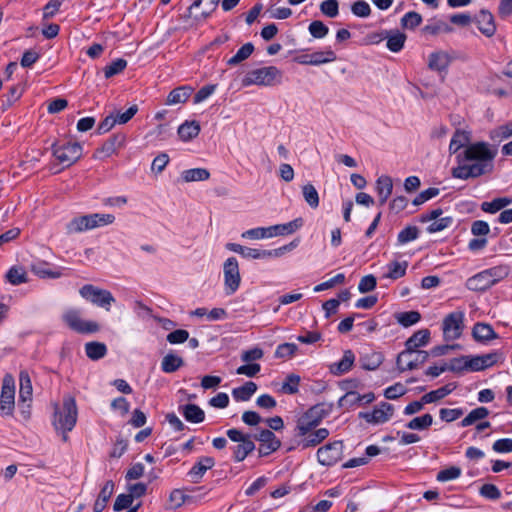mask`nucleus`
<instances>
[{"mask_svg":"<svg viewBox=\"0 0 512 512\" xmlns=\"http://www.w3.org/2000/svg\"><path fill=\"white\" fill-rule=\"evenodd\" d=\"M497 152L496 147H491L486 142H476L468 145L456 158L458 163H471L482 176L493 172Z\"/></svg>","mask_w":512,"mask_h":512,"instance_id":"nucleus-1","label":"nucleus"},{"mask_svg":"<svg viewBox=\"0 0 512 512\" xmlns=\"http://www.w3.org/2000/svg\"><path fill=\"white\" fill-rule=\"evenodd\" d=\"M53 155L59 163L63 164L65 167H69L80 159L82 155V146L77 142H68L62 145L55 144L53 145Z\"/></svg>","mask_w":512,"mask_h":512,"instance_id":"nucleus-11","label":"nucleus"},{"mask_svg":"<svg viewBox=\"0 0 512 512\" xmlns=\"http://www.w3.org/2000/svg\"><path fill=\"white\" fill-rule=\"evenodd\" d=\"M125 143V136L122 134H117L111 136L107 141L103 143V145L98 148L93 157L95 159H105L115 154L118 149L123 147Z\"/></svg>","mask_w":512,"mask_h":512,"instance_id":"nucleus-20","label":"nucleus"},{"mask_svg":"<svg viewBox=\"0 0 512 512\" xmlns=\"http://www.w3.org/2000/svg\"><path fill=\"white\" fill-rule=\"evenodd\" d=\"M351 12L360 18H367L371 14L370 5L364 0H357L351 5Z\"/></svg>","mask_w":512,"mask_h":512,"instance_id":"nucleus-64","label":"nucleus"},{"mask_svg":"<svg viewBox=\"0 0 512 512\" xmlns=\"http://www.w3.org/2000/svg\"><path fill=\"white\" fill-rule=\"evenodd\" d=\"M419 236V229L416 226H407L402 229L397 236V244L405 245L411 241H414Z\"/></svg>","mask_w":512,"mask_h":512,"instance_id":"nucleus-56","label":"nucleus"},{"mask_svg":"<svg viewBox=\"0 0 512 512\" xmlns=\"http://www.w3.org/2000/svg\"><path fill=\"white\" fill-rule=\"evenodd\" d=\"M512 203V197H498L490 202H483L481 209L486 213L494 214Z\"/></svg>","mask_w":512,"mask_h":512,"instance_id":"nucleus-44","label":"nucleus"},{"mask_svg":"<svg viewBox=\"0 0 512 512\" xmlns=\"http://www.w3.org/2000/svg\"><path fill=\"white\" fill-rule=\"evenodd\" d=\"M430 340V331L421 329L415 332L405 343L409 351H418L417 348L425 346Z\"/></svg>","mask_w":512,"mask_h":512,"instance_id":"nucleus-31","label":"nucleus"},{"mask_svg":"<svg viewBox=\"0 0 512 512\" xmlns=\"http://www.w3.org/2000/svg\"><path fill=\"white\" fill-rule=\"evenodd\" d=\"M302 194L305 202L312 208L315 209L319 206V194L316 188L308 183L302 187Z\"/></svg>","mask_w":512,"mask_h":512,"instance_id":"nucleus-54","label":"nucleus"},{"mask_svg":"<svg viewBox=\"0 0 512 512\" xmlns=\"http://www.w3.org/2000/svg\"><path fill=\"white\" fill-rule=\"evenodd\" d=\"M504 357L501 352L495 351L484 355L470 357L469 370L481 371L489 368L499 361H503Z\"/></svg>","mask_w":512,"mask_h":512,"instance_id":"nucleus-18","label":"nucleus"},{"mask_svg":"<svg viewBox=\"0 0 512 512\" xmlns=\"http://www.w3.org/2000/svg\"><path fill=\"white\" fill-rule=\"evenodd\" d=\"M475 22L478 29L487 37L494 35L496 26L494 23L493 15L487 10H481L475 17Z\"/></svg>","mask_w":512,"mask_h":512,"instance_id":"nucleus-25","label":"nucleus"},{"mask_svg":"<svg viewBox=\"0 0 512 512\" xmlns=\"http://www.w3.org/2000/svg\"><path fill=\"white\" fill-rule=\"evenodd\" d=\"M487 277L490 279L491 285H495L500 280L506 278L509 274V268L505 265L495 266L485 270Z\"/></svg>","mask_w":512,"mask_h":512,"instance_id":"nucleus-55","label":"nucleus"},{"mask_svg":"<svg viewBox=\"0 0 512 512\" xmlns=\"http://www.w3.org/2000/svg\"><path fill=\"white\" fill-rule=\"evenodd\" d=\"M489 415V410L486 407H478L473 409L460 423L461 427L473 425L479 420L485 419Z\"/></svg>","mask_w":512,"mask_h":512,"instance_id":"nucleus-51","label":"nucleus"},{"mask_svg":"<svg viewBox=\"0 0 512 512\" xmlns=\"http://www.w3.org/2000/svg\"><path fill=\"white\" fill-rule=\"evenodd\" d=\"M15 407V381L12 375L6 374L2 381L0 395V413L12 415Z\"/></svg>","mask_w":512,"mask_h":512,"instance_id":"nucleus-9","label":"nucleus"},{"mask_svg":"<svg viewBox=\"0 0 512 512\" xmlns=\"http://www.w3.org/2000/svg\"><path fill=\"white\" fill-rule=\"evenodd\" d=\"M407 268V261H392L387 264L386 272L382 277L386 279L397 280L406 274Z\"/></svg>","mask_w":512,"mask_h":512,"instance_id":"nucleus-32","label":"nucleus"},{"mask_svg":"<svg viewBox=\"0 0 512 512\" xmlns=\"http://www.w3.org/2000/svg\"><path fill=\"white\" fill-rule=\"evenodd\" d=\"M337 59L334 51L327 49L325 51H317L311 54L301 55L296 58V61L302 65L318 66L325 63L333 62Z\"/></svg>","mask_w":512,"mask_h":512,"instance_id":"nucleus-19","label":"nucleus"},{"mask_svg":"<svg viewBox=\"0 0 512 512\" xmlns=\"http://www.w3.org/2000/svg\"><path fill=\"white\" fill-rule=\"evenodd\" d=\"M394 407L387 403L381 402L374 407L372 412H360L359 417L371 424L386 423L393 416Z\"/></svg>","mask_w":512,"mask_h":512,"instance_id":"nucleus-16","label":"nucleus"},{"mask_svg":"<svg viewBox=\"0 0 512 512\" xmlns=\"http://www.w3.org/2000/svg\"><path fill=\"white\" fill-rule=\"evenodd\" d=\"M457 385L454 382L448 383L436 390L430 391L423 395V401L427 404L437 402L450 393H452L456 389Z\"/></svg>","mask_w":512,"mask_h":512,"instance_id":"nucleus-33","label":"nucleus"},{"mask_svg":"<svg viewBox=\"0 0 512 512\" xmlns=\"http://www.w3.org/2000/svg\"><path fill=\"white\" fill-rule=\"evenodd\" d=\"M464 312L456 311L448 314L442 323V331L445 341L458 339L464 327Z\"/></svg>","mask_w":512,"mask_h":512,"instance_id":"nucleus-10","label":"nucleus"},{"mask_svg":"<svg viewBox=\"0 0 512 512\" xmlns=\"http://www.w3.org/2000/svg\"><path fill=\"white\" fill-rule=\"evenodd\" d=\"M184 418L191 423H201L204 421L205 413L196 404H186L180 407Z\"/></svg>","mask_w":512,"mask_h":512,"instance_id":"nucleus-37","label":"nucleus"},{"mask_svg":"<svg viewBox=\"0 0 512 512\" xmlns=\"http://www.w3.org/2000/svg\"><path fill=\"white\" fill-rule=\"evenodd\" d=\"M62 320L71 330L79 334H92L100 330L97 322L82 319L81 313L77 309L66 310L62 315Z\"/></svg>","mask_w":512,"mask_h":512,"instance_id":"nucleus-6","label":"nucleus"},{"mask_svg":"<svg viewBox=\"0 0 512 512\" xmlns=\"http://www.w3.org/2000/svg\"><path fill=\"white\" fill-rule=\"evenodd\" d=\"M443 214V210L441 208L433 209L427 213H423L419 217V221L421 223L430 224L427 226L426 230L428 233H436L443 231L444 229L450 227L453 223V218L450 216L441 217Z\"/></svg>","mask_w":512,"mask_h":512,"instance_id":"nucleus-12","label":"nucleus"},{"mask_svg":"<svg viewBox=\"0 0 512 512\" xmlns=\"http://www.w3.org/2000/svg\"><path fill=\"white\" fill-rule=\"evenodd\" d=\"M67 233H81L91 230L90 215H83L73 218L66 226Z\"/></svg>","mask_w":512,"mask_h":512,"instance_id":"nucleus-39","label":"nucleus"},{"mask_svg":"<svg viewBox=\"0 0 512 512\" xmlns=\"http://www.w3.org/2000/svg\"><path fill=\"white\" fill-rule=\"evenodd\" d=\"M282 72L275 66H265L248 71L242 79L244 87L273 86L281 83Z\"/></svg>","mask_w":512,"mask_h":512,"instance_id":"nucleus-3","label":"nucleus"},{"mask_svg":"<svg viewBox=\"0 0 512 512\" xmlns=\"http://www.w3.org/2000/svg\"><path fill=\"white\" fill-rule=\"evenodd\" d=\"M208 490H205L203 486L195 487L191 490H188L186 493L187 496V504H198L202 502L206 495L208 494Z\"/></svg>","mask_w":512,"mask_h":512,"instance_id":"nucleus-63","label":"nucleus"},{"mask_svg":"<svg viewBox=\"0 0 512 512\" xmlns=\"http://www.w3.org/2000/svg\"><path fill=\"white\" fill-rule=\"evenodd\" d=\"M79 294L82 298L106 311H109L111 305L115 303V298L110 291L101 289L92 284L82 286L79 290Z\"/></svg>","mask_w":512,"mask_h":512,"instance_id":"nucleus-5","label":"nucleus"},{"mask_svg":"<svg viewBox=\"0 0 512 512\" xmlns=\"http://www.w3.org/2000/svg\"><path fill=\"white\" fill-rule=\"evenodd\" d=\"M452 176L454 178L467 180L469 178H478L481 175L471 163L462 162L458 163V166L452 169Z\"/></svg>","mask_w":512,"mask_h":512,"instance_id":"nucleus-34","label":"nucleus"},{"mask_svg":"<svg viewBox=\"0 0 512 512\" xmlns=\"http://www.w3.org/2000/svg\"><path fill=\"white\" fill-rule=\"evenodd\" d=\"M466 287L471 291H485L492 287L490 279L487 277L485 270L470 277L466 281Z\"/></svg>","mask_w":512,"mask_h":512,"instance_id":"nucleus-29","label":"nucleus"},{"mask_svg":"<svg viewBox=\"0 0 512 512\" xmlns=\"http://www.w3.org/2000/svg\"><path fill=\"white\" fill-rule=\"evenodd\" d=\"M256 391V383L248 381L244 385L234 388L232 396L236 401H248Z\"/></svg>","mask_w":512,"mask_h":512,"instance_id":"nucleus-42","label":"nucleus"},{"mask_svg":"<svg viewBox=\"0 0 512 512\" xmlns=\"http://www.w3.org/2000/svg\"><path fill=\"white\" fill-rule=\"evenodd\" d=\"M127 66V61L118 58L112 61L109 65L104 68V74L106 78H111L119 73H121Z\"/></svg>","mask_w":512,"mask_h":512,"instance_id":"nucleus-60","label":"nucleus"},{"mask_svg":"<svg viewBox=\"0 0 512 512\" xmlns=\"http://www.w3.org/2000/svg\"><path fill=\"white\" fill-rule=\"evenodd\" d=\"M183 359L174 354H167L163 357L161 368L165 373H173L183 365Z\"/></svg>","mask_w":512,"mask_h":512,"instance_id":"nucleus-48","label":"nucleus"},{"mask_svg":"<svg viewBox=\"0 0 512 512\" xmlns=\"http://www.w3.org/2000/svg\"><path fill=\"white\" fill-rule=\"evenodd\" d=\"M183 504H187L186 492L181 489L173 490L169 496V508L177 509Z\"/></svg>","mask_w":512,"mask_h":512,"instance_id":"nucleus-62","label":"nucleus"},{"mask_svg":"<svg viewBox=\"0 0 512 512\" xmlns=\"http://www.w3.org/2000/svg\"><path fill=\"white\" fill-rule=\"evenodd\" d=\"M395 318L403 327H410L420 321L421 314L418 311L400 312L396 314Z\"/></svg>","mask_w":512,"mask_h":512,"instance_id":"nucleus-53","label":"nucleus"},{"mask_svg":"<svg viewBox=\"0 0 512 512\" xmlns=\"http://www.w3.org/2000/svg\"><path fill=\"white\" fill-rule=\"evenodd\" d=\"M224 287L227 295L234 294L241 283L239 264L235 257H229L223 264Z\"/></svg>","mask_w":512,"mask_h":512,"instance_id":"nucleus-8","label":"nucleus"},{"mask_svg":"<svg viewBox=\"0 0 512 512\" xmlns=\"http://www.w3.org/2000/svg\"><path fill=\"white\" fill-rule=\"evenodd\" d=\"M343 455V443L334 441L317 450L318 462L323 466H332L341 460Z\"/></svg>","mask_w":512,"mask_h":512,"instance_id":"nucleus-15","label":"nucleus"},{"mask_svg":"<svg viewBox=\"0 0 512 512\" xmlns=\"http://www.w3.org/2000/svg\"><path fill=\"white\" fill-rule=\"evenodd\" d=\"M90 215L91 229L103 227L112 224L115 221V216L112 214L93 213Z\"/></svg>","mask_w":512,"mask_h":512,"instance_id":"nucleus-58","label":"nucleus"},{"mask_svg":"<svg viewBox=\"0 0 512 512\" xmlns=\"http://www.w3.org/2000/svg\"><path fill=\"white\" fill-rule=\"evenodd\" d=\"M193 87L184 85L173 89L167 96V105H176L185 103L193 93Z\"/></svg>","mask_w":512,"mask_h":512,"instance_id":"nucleus-27","label":"nucleus"},{"mask_svg":"<svg viewBox=\"0 0 512 512\" xmlns=\"http://www.w3.org/2000/svg\"><path fill=\"white\" fill-rule=\"evenodd\" d=\"M298 243V240H293L292 242L273 250H261L245 246L242 257L247 259L279 258L286 252H290L295 249L298 246Z\"/></svg>","mask_w":512,"mask_h":512,"instance_id":"nucleus-13","label":"nucleus"},{"mask_svg":"<svg viewBox=\"0 0 512 512\" xmlns=\"http://www.w3.org/2000/svg\"><path fill=\"white\" fill-rule=\"evenodd\" d=\"M489 137L496 144H500L502 141L512 137V122L492 129L489 133Z\"/></svg>","mask_w":512,"mask_h":512,"instance_id":"nucleus-45","label":"nucleus"},{"mask_svg":"<svg viewBox=\"0 0 512 512\" xmlns=\"http://www.w3.org/2000/svg\"><path fill=\"white\" fill-rule=\"evenodd\" d=\"M473 337L477 341H488L497 338V334L489 324L477 323L472 330Z\"/></svg>","mask_w":512,"mask_h":512,"instance_id":"nucleus-41","label":"nucleus"},{"mask_svg":"<svg viewBox=\"0 0 512 512\" xmlns=\"http://www.w3.org/2000/svg\"><path fill=\"white\" fill-rule=\"evenodd\" d=\"M31 271L40 278H60L63 273L60 270H51L47 263H36L31 266Z\"/></svg>","mask_w":512,"mask_h":512,"instance_id":"nucleus-47","label":"nucleus"},{"mask_svg":"<svg viewBox=\"0 0 512 512\" xmlns=\"http://www.w3.org/2000/svg\"><path fill=\"white\" fill-rule=\"evenodd\" d=\"M254 438L261 443L259 447V454L261 456H268L281 446L280 440L269 429L261 430L254 435Z\"/></svg>","mask_w":512,"mask_h":512,"instance_id":"nucleus-17","label":"nucleus"},{"mask_svg":"<svg viewBox=\"0 0 512 512\" xmlns=\"http://www.w3.org/2000/svg\"><path fill=\"white\" fill-rule=\"evenodd\" d=\"M451 63V58L447 52L436 51L429 55L428 67L439 73L445 72Z\"/></svg>","mask_w":512,"mask_h":512,"instance_id":"nucleus-26","label":"nucleus"},{"mask_svg":"<svg viewBox=\"0 0 512 512\" xmlns=\"http://www.w3.org/2000/svg\"><path fill=\"white\" fill-rule=\"evenodd\" d=\"M433 423V417L431 414H424L419 417H415L410 420L406 427L412 430H424L429 428Z\"/></svg>","mask_w":512,"mask_h":512,"instance_id":"nucleus-57","label":"nucleus"},{"mask_svg":"<svg viewBox=\"0 0 512 512\" xmlns=\"http://www.w3.org/2000/svg\"><path fill=\"white\" fill-rule=\"evenodd\" d=\"M85 352L89 359L99 360L107 354V347L102 342L92 341L85 344Z\"/></svg>","mask_w":512,"mask_h":512,"instance_id":"nucleus-43","label":"nucleus"},{"mask_svg":"<svg viewBox=\"0 0 512 512\" xmlns=\"http://www.w3.org/2000/svg\"><path fill=\"white\" fill-rule=\"evenodd\" d=\"M32 383L27 370H21L19 373V405L29 407L32 400Z\"/></svg>","mask_w":512,"mask_h":512,"instance_id":"nucleus-21","label":"nucleus"},{"mask_svg":"<svg viewBox=\"0 0 512 512\" xmlns=\"http://www.w3.org/2000/svg\"><path fill=\"white\" fill-rule=\"evenodd\" d=\"M77 414L75 398L70 395L64 396L62 408H60L58 404L54 405L52 423L56 431L62 432L64 441H67V433L71 431L76 424Z\"/></svg>","mask_w":512,"mask_h":512,"instance_id":"nucleus-2","label":"nucleus"},{"mask_svg":"<svg viewBox=\"0 0 512 512\" xmlns=\"http://www.w3.org/2000/svg\"><path fill=\"white\" fill-rule=\"evenodd\" d=\"M226 435L231 441L238 443V445L233 447V455L236 462L243 461L255 449V444L250 434H245L239 429L232 428L226 431Z\"/></svg>","mask_w":512,"mask_h":512,"instance_id":"nucleus-4","label":"nucleus"},{"mask_svg":"<svg viewBox=\"0 0 512 512\" xmlns=\"http://www.w3.org/2000/svg\"><path fill=\"white\" fill-rule=\"evenodd\" d=\"M303 225L302 218H296L293 221L284 224H277L267 227L268 236L272 238L274 236L290 235L300 229Z\"/></svg>","mask_w":512,"mask_h":512,"instance_id":"nucleus-24","label":"nucleus"},{"mask_svg":"<svg viewBox=\"0 0 512 512\" xmlns=\"http://www.w3.org/2000/svg\"><path fill=\"white\" fill-rule=\"evenodd\" d=\"M254 51V45L250 42L244 44L234 56L227 60L229 66H236L248 59Z\"/></svg>","mask_w":512,"mask_h":512,"instance_id":"nucleus-49","label":"nucleus"},{"mask_svg":"<svg viewBox=\"0 0 512 512\" xmlns=\"http://www.w3.org/2000/svg\"><path fill=\"white\" fill-rule=\"evenodd\" d=\"M6 279L12 285H19L27 282V274L24 268L13 266L6 273Z\"/></svg>","mask_w":512,"mask_h":512,"instance_id":"nucleus-52","label":"nucleus"},{"mask_svg":"<svg viewBox=\"0 0 512 512\" xmlns=\"http://www.w3.org/2000/svg\"><path fill=\"white\" fill-rule=\"evenodd\" d=\"M428 357L429 353L427 351H409L405 349L397 357V367L401 372L413 370L426 362Z\"/></svg>","mask_w":512,"mask_h":512,"instance_id":"nucleus-14","label":"nucleus"},{"mask_svg":"<svg viewBox=\"0 0 512 512\" xmlns=\"http://www.w3.org/2000/svg\"><path fill=\"white\" fill-rule=\"evenodd\" d=\"M469 141V132L457 129L449 144L450 154H456L461 148H466L468 146Z\"/></svg>","mask_w":512,"mask_h":512,"instance_id":"nucleus-36","label":"nucleus"},{"mask_svg":"<svg viewBox=\"0 0 512 512\" xmlns=\"http://www.w3.org/2000/svg\"><path fill=\"white\" fill-rule=\"evenodd\" d=\"M329 413L325 404H317L311 407L297 422V431L300 434L309 432L316 427Z\"/></svg>","mask_w":512,"mask_h":512,"instance_id":"nucleus-7","label":"nucleus"},{"mask_svg":"<svg viewBox=\"0 0 512 512\" xmlns=\"http://www.w3.org/2000/svg\"><path fill=\"white\" fill-rule=\"evenodd\" d=\"M355 361V356L351 350H346L342 359L339 362L333 363L330 366V371L334 375H342L348 372Z\"/></svg>","mask_w":512,"mask_h":512,"instance_id":"nucleus-30","label":"nucleus"},{"mask_svg":"<svg viewBox=\"0 0 512 512\" xmlns=\"http://www.w3.org/2000/svg\"><path fill=\"white\" fill-rule=\"evenodd\" d=\"M383 361V356L378 352H371L370 354H365L361 357L360 363L361 367L365 370H375L377 369Z\"/></svg>","mask_w":512,"mask_h":512,"instance_id":"nucleus-50","label":"nucleus"},{"mask_svg":"<svg viewBox=\"0 0 512 512\" xmlns=\"http://www.w3.org/2000/svg\"><path fill=\"white\" fill-rule=\"evenodd\" d=\"M200 125L197 121H185L178 128V135L183 141H189L198 136Z\"/></svg>","mask_w":512,"mask_h":512,"instance_id":"nucleus-40","label":"nucleus"},{"mask_svg":"<svg viewBox=\"0 0 512 512\" xmlns=\"http://www.w3.org/2000/svg\"><path fill=\"white\" fill-rule=\"evenodd\" d=\"M210 173L205 168H192L184 170L181 173V178L184 182H195V181H205L209 179Z\"/></svg>","mask_w":512,"mask_h":512,"instance_id":"nucleus-46","label":"nucleus"},{"mask_svg":"<svg viewBox=\"0 0 512 512\" xmlns=\"http://www.w3.org/2000/svg\"><path fill=\"white\" fill-rule=\"evenodd\" d=\"M387 39L386 46L391 52H399L404 47L406 41V35L399 31L386 32L385 37Z\"/></svg>","mask_w":512,"mask_h":512,"instance_id":"nucleus-38","label":"nucleus"},{"mask_svg":"<svg viewBox=\"0 0 512 512\" xmlns=\"http://www.w3.org/2000/svg\"><path fill=\"white\" fill-rule=\"evenodd\" d=\"M320 11L329 18H335L339 14V3L337 0H324L320 4Z\"/></svg>","mask_w":512,"mask_h":512,"instance_id":"nucleus-61","label":"nucleus"},{"mask_svg":"<svg viewBox=\"0 0 512 512\" xmlns=\"http://www.w3.org/2000/svg\"><path fill=\"white\" fill-rule=\"evenodd\" d=\"M297 435L302 437V439L299 441V446H301L303 449H306L308 447H314L320 444L328 437L329 431L326 428H320L316 431L310 430L305 434H300L299 431H297Z\"/></svg>","mask_w":512,"mask_h":512,"instance_id":"nucleus-22","label":"nucleus"},{"mask_svg":"<svg viewBox=\"0 0 512 512\" xmlns=\"http://www.w3.org/2000/svg\"><path fill=\"white\" fill-rule=\"evenodd\" d=\"M421 23H422V16L415 11L407 12L401 18V26L405 29L413 30L416 27H418Z\"/></svg>","mask_w":512,"mask_h":512,"instance_id":"nucleus-59","label":"nucleus"},{"mask_svg":"<svg viewBox=\"0 0 512 512\" xmlns=\"http://www.w3.org/2000/svg\"><path fill=\"white\" fill-rule=\"evenodd\" d=\"M114 491V482L109 480L102 487L97 500L94 503V512H102Z\"/></svg>","mask_w":512,"mask_h":512,"instance_id":"nucleus-35","label":"nucleus"},{"mask_svg":"<svg viewBox=\"0 0 512 512\" xmlns=\"http://www.w3.org/2000/svg\"><path fill=\"white\" fill-rule=\"evenodd\" d=\"M393 183L391 177L387 175L380 176L376 181V191L379 197L380 205L386 203L392 194Z\"/></svg>","mask_w":512,"mask_h":512,"instance_id":"nucleus-28","label":"nucleus"},{"mask_svg":"<svg viewBox=\"0 0 512 512\" xmlns=\"http://www.w3.org/2000/svg\"><path fill=\"white\" fill-rule=\"evenodd\" d=\"M215 465L214 458L210 456H202L194 464L188 472V476L192 482L197 483L204 476V474Z\"/></svg>","mask_w":512,"mask_h":512,"instance_id":"nucleus-23","label":"nucleus"}]
</instances>
